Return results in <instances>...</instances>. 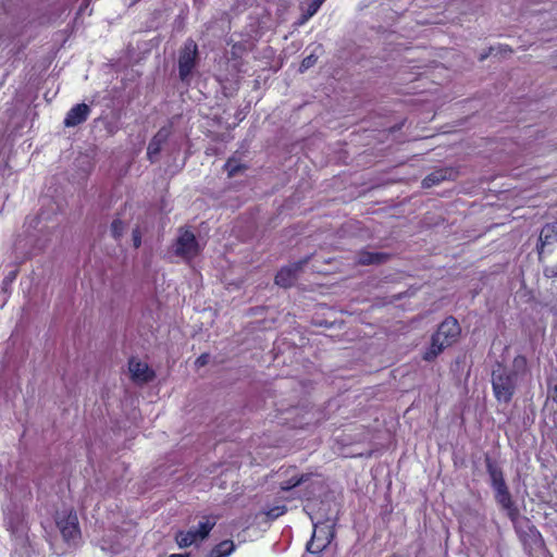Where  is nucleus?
Returning <instances> with one entry per match:
<instances>
[{
  "label": "nucleus",
  "instance_id": "nucleus-11",
  "mask_svg": "<svg viewBox=\"0 0 557 557\" xmlns=\"http://www.w3.org/2000/svg\"><path fill=\"white\" fill-rule=\"evenodd\" d=\"M455 175V172L451 169H440L432 173H430L424 180L422 181V186L424 188H430L435 185H438L440 183L451 180Z\"/></svg>",
  "mask_w": 557,
  "mask_h": 557
},
{
  "label": "nucleus",
  "instance_id": "nucleus-22",
  "mask_svg": "<svg viewBox=\"0 0 557 557\" xmlns=\"http://www.w3.org/2000/svg\"><path fill=\"white\" fill-rule=\"evenodd\" d=\"M125 231V224L123 221H121L120 219H115L113 220L112 224H111V232H112V235L115 237V238H119L120 236H122V234L124 233Z\"/></svg>",
  "mask_w": 557,
  "mask_h": 557
},
{
  "label": "nucleus",
  "instance_id": "nucleus-31",
  "mask_svg": "<svg viewBox=\"0 0 557 557\" xmlns=\"http://www.w3.org/2000/svg\"><path fill=\"white\" fill-rule=\"evenodd\" d=\"M318 7H321L325 0H312Z\"/></svg>",
  "mask_w": 557,
  "mask_h": 557
},
{
  "label": "nucleus",
  "instance_id": "nucleus-20",
  "mask_svg": "<svg viewBox=\"0 0 557 557\" xmlns=\"http://www.w3.org/2000/svg\"><path fill=\"white\" fill-rule=\"evenodd\" d=\"M320 9L313 1H311L307 9L304 11L299 24H305L309 18H311Z\"/></svg>",
  "mask_w": 557,
  "mask_h": 557
},
{
  "label": "nucleus",
  "instance_id": "nucleus-8",
  "mask_svg": "<svg viewBox=\"0 0 557 557\" xmlns=\"http://www.w3.org/2000/svg\"><path fill=\"white\" fill-rule=\"evenodd\" d=\"M91 113V108L82 102L73 106L63 120L64 127H75L85 123Z\"/></svg>",
  "mask_w": 557,
  "mask_h": 557
},
{
  "label": "nucleus",
  "instance_id": "nucleus-4",
  "mask_svg": "<svg viewBox=\"0 0 557 557\" xmlns=\"http://www.w3.org/2000/svg\"><path fill=\"white\" fill-rule=\"evenodd\" d=\"M62 539L67 544H77L82 537L77 513L71 509L65 516L55 520Z\"/></svg>",
  "mask_w": 557,
  "mask_h": 557
},
{
  "label": "nucleus",
  "instance_id": "nucleus-21",
  "mask_svg": "<svg viewBox=\"0 0 557 557\" xmlns=\"http://www.w3.org/2000/svg\"><path fill=\"white\" fill-rule=\"evenodd\" d=\"M285 512H286V506L285 505H277V506L269 508L265 511V515H267L268 518L273 520V519H276V518L283 516Z\"/></svg>",
  "mask_w": 557,
  "mask_h": 557
},
{
  "label": "nucleus",
  "instance_id": "nucleus-9",
  "mask_svg": "<svg viewBox=\"0 0 557 557\" xmlns=\"http://www.w3.org/2000/svg\"><path fill=\"white\" fill-rule=\"evenodd\" d=\"M332 533L330 531H323L314 525V531L311 541L307 544V550L311 554L321 553L331 543Z\"/></svg>",
  "mask_w": 557,
  "mask_h": 557
},
{
  "label": "nucleus",
  "instance_id": "nucleus-33",
  "mask_svg": "<svg viewBox=\"0 0 557 557\" xmlns=\"http://www.w3.org/2000/svg\"><path fill=\"white\" fill-rule=\"evenodd\" d=\"M111 550H112L113 553H120V552H121V547H113V546H112V547H111Z\"/></svg>",
  "mask_w": 557,
  "mask_h": 557
},
{
  "label": "nucleus",
  "instance_id": "nucleus-18",
  "mask_svg": "<svg viewBox=\"0 0 557 557\" xmlns=\"http://www.w3.org/2000/svg\"><path fill=\"white\" fill-rule=\"evenodd\" d=\"M309 479V475L302 474L299 478H292L289 481L282 482L281 488L283 491H289L295 486L300 485L301 483L306 482Z\"/></svg>",
  "mask_w": 557,
  "mask_h": 557
},
{
  "label": "nucleus",
  "instance_id": "nucleus-16",
  "mask_svg": "<svg viewBox=\"0 0 557 557\" xmlns=\"http://www.w3.org/2000/svg\"><path fill=\"white\" fill-rule=\"evenodd\" d=\"M383 260V255L372 252H361L358 262L362 264L380 263Z\"/></svg>",
  "mask_w": 557,
  "mask_h": 557
},
{
  "label": "nucleus",
  "instance_id": "nucleus-24",
  "mask_svg": "<svg viewBox=\"0 0 557 557\" xmlns=\"http://www.w3.org/2000/svg\"><path fill=\"white\" fill-rule=\"evenodd\" d=\"M153 376H154V372L151 369H149L147 366L141 364V383L152 380Z\"/></svg>",
  "mask_w": 557,
  "mask_h": 557
},
{
  "label": "nucleus",
  "instance_id": "nucleus-29",
  "mask_svg": "<svg viewBox=\"0 0 557 557\" xmlns=\"http://www.w3.org/2000/svg\"><path fill=\"white\" fill-rule=\"evenodd\" d=\"M208 361H209V355L203 354V355H201V356H199V357L197 358V360H196L195 364H196L197 367H203V366H206V364L208 363Z\"/></svg>",
  "mask_w": 557,
  "mask_h": 557
},
{
  "label": "nucleus",
  "instance_id": "nucleus-13",
  "mask_svg": "<svg viewBox=\"0 0 557 557\" xmlns=\"http://www.w3.org/2000/svg\"><path fill=\"white\" fill-rule=\"evenodd\" d=\"M554 242H557V223L546 224L540 233L537 246L540 253L546 245H550Z\"/></svg>",
  "mask_w": 557,
  "mask_h": 557
},
{
  "label": "nucleus",
  "instance_id": "nucleus-2",
  "mask_svg": "<svg viewBox=\"0 0 557 557\" xmlns=\"http://www.w3.org/2000/svg\"><path fill=\"white\" fill-rule=\"evenodd\" d=\"M459 334L460 327L457 320L453 317L445 319L432 336L431 346L424 352L423 359L426 361L435 359L446 347L457 341Z\"/></svg>",
  "mask_w": 557,
  "mask_h": 557
},
{
  "label": "nucleus",
  "instance_id": "nucleus-3",
  "mask_svg": "<svg viewBox=\"0 0 557 557\" xmlns=\"http://www.w3.org/2000/svg\"><path fill=\"white\" fill-rule=\"evenodd\" d=\"M214 525V518H205L196 528L178 532L175 537L176 542L180 547H188L198 541L205 540Z\"/></svg>",
  "mask_w": 557,
  "mask_h": 557
},
{
  "label": "nucleus",
  "instance_id": "nucleus-30",
  "mask_svg": "<svg viewBox=\"0 0 557 557\" xmlns=\"http://www.w3.org/2000/svg\"><path fill=\"white\" fill-rule=\"evenodd\" d=\"M169 557H188V555H183V554H172V555H170Z\"/></svg>",
  "mask_w": 557,
  "mask_h": 557
},
{
  "label": "nucleus",
  "instance_id": "nucleus-17",
  "mask_svg": "<svg viewBox=\"0 0 557 557\" xmlns=\"http://www.w3.org/2000/svg\"><path fill=\"white\" fill-rule=\"evenodd\" d=\"M225 170L227 171L228 176L233 177V176L237 175L238 173L243 172L245 170V165L239 163L235 159H230L225 163Z\"/></svg>",
  "mask_w": 557,
  "mask_h": 557
},
{
  "label": "nucleus",
  "instance_id": "nucleus-7",
  "mask_svg": "<svg viewBox=\"0 0 557 557\" xmlns=\"http://www.w3.org/2000/svg\"><path fill=\"white\" fill-rule=\"evenodd\" d=\"M494 494L496 503L506 512L508 518L515 522L519 516V510L511 498L507 485L495 488Z\"/></svg>",
  "mask_w": 557,
  "mask_h": 557
},
{
  "label": "nucleus",
  "instance_id": "nucleus-15",
  "mask_svg": "<svg viewBox=\"0 0 557 557\" xmlns=\"http://www.w3.org/2000/svg\"><path fill=\"white\" fill-rule=\"evenodd\" d=\"M487 473L490 475L493 490L506 485L503 472L496 465L487 462Z\"/></svg>",
  "mask_w": 557,
  "mask_h": 557
},
{
  "label": "nucleus",
  "instance_id": "nucleus-32",
  "mask_svg": "<svg viewBox=\"0 0 557 557\" xmlns=\"http://www.w3.org/2000/svg\"><path fill=\"white\" fill-rule=\"evenodd\" d=\"M92 0H83V7L87 8Z\"/></svg>",
  "mask_w": 557,
  "mask_h": 557
},
{
  "label": "nucleus",
  "instance_id": "nucleus-19",
  "mask_svg": "<svg viewBox=\"0 0 557 557\" xmlns=\"http://www.w3.org/2000/svg\"><path fill=\"white\" fill-rule=\"evenodd\" d=\"M128 370L131 373L132 381L135 383L139 382V360L136 357H132L128 361Z\"/></svg>",
  "mask_w": 557,
  "mask_h": 557
},
{
  "label": "nucleus",
  "instance_id": "nucleus-12",
  "mask_svg": "<svg viewBox=\"0 0 557 557\" xmlns=\"http://www.w3.org/2000/svg\"><path fill=\"white\" fill-rule=\"evenodd\" d=\"M169 134H170L169 129L162 128L158 132V134L150 141L148 149H147V157L151 162H153L156 160V157L158 156L162 144L165 143V140L168 139Z\"/></svg>",
  "mask_w": 557,
  "mask_h": 557
},
{
  "label": "nucleus",
  "instance_id": "nucleus-5",
  "mask_svg": "<svg viewBox=\"0 0 557 557\" xmlns=\"http://www.w3.org/2000/svg\"><path fill=\"white\" fill-rule=\"evenodd\" d=\"M174 251L176 256L185 260H190L200 252V246L191 232L181 230L174 246Z\"/></svg>",
  "mask_w": 557,
  "mask_h": 557
},
{
  "label": "nucleus",
  "instance_id": "nucleus-23",
  "mask_svg": "<svg viewBox=\"0 0 557 557\" xmlns=\"http://www.w3.org/2000/svg\"><path fill=\"white\" fill-rule=\"evenodd\" d=\"M317 62V58L313 54L306 57L300 64V72H305L310 69Z\"/></svg>",
  "mask_w": 557,
  "mask_h": 557
},
{
  "label": "nucleus",
  "instance_id": "nucleus-10",
  "mask_svg": "<svg viewBox=\"0 0 557 557\" xmlns=\"http://www.w3.org/2000/svg\"><path fill=\"white\" fill-rule=\"evenodd\" d=\"M304 263L305 262H297L292 265L282 268L275 276L276 285L284 288L290 287L296 281L297 273L301 269Z\"/></svg>",
  "mask_w": 557,
  "mask_h": 557
},
{
  "label": "nucleus",
  "instance_id": "nucleus-6",
  "mask_svg": "<svg viewBox=\"0 0 557 557\" xmlns=\"http://www.w3.org/2000/svg\"><path fill=\"white\" fill-rule=\"evenodd\" d=\"M197 53L198 49L196 42L188 40L181 51L178 59L180 77L183 82L188 81L189 76L191 75V72L196 65Z\"/></svg>",
  "mask_w": 557,
  "mask_h": 557
},
{
  "label": "nucleus",
  "instance_id": "nucleus-25",
  "mask_svg": "<svg viewBox=\"0 0 557 557\" xmlns=\"http://www.w3.org/2000/svg\"><path fill=\"white\" fill-rule=\"evenodd\" d=\"M550 398L557 403V375L550 380Z\"/></svg>",
  "mask_w": 557,
  "mask_h": 557
},
{
  "label": "nucleus",
  "instance_id": "nucleus-14",
  "mask_svg": "<svg viewBox=\"0 0 557 557\" xmlns=\"http://www.w3.org/2000/svg\"><path fill=\"white\" fill-rule=\"evenodd\" d=\"M234 550V542L231 540H224L210 550L209 557H228Z\"/></svg>",
  "mask_w": 557,
  "mask_h": 557
},
{
  "label": "nucleus",
  "instance_id": "nucleus-26",
  "mask_svg": "<svg viewBox=\"0 0 557 557\" xmlns=\"http://www.w3.org/2000/svg\"><path fill=\"white\" fill-rule=\"evenodd\" d=\"M544 275L546 277H557V263L555 265H552V267H546L544 269Z\"/></svg>",
  "mask_w": 557,
  "mask_h": 557
},
{
  "label": "nucleus",
  "instance_id": "nucleus-28",
  "mask_svg": "<svg viewBox=\"0 0 557 557\" xmlns=\"http://www.w3.org/2000/svg\"><path fill=\"white\" fill-rule=\"evenodd\" d=\"M133 244L135 248H139V227L136 226L132 232Z\"/></svg>",
  "mask_w": 557,
  "mask_h": 557
},
{
  "label": "nucleus",
  "instance_id": "nucleus-1",
  "mask_svg": "<svg viewBox=\"0 0 557 557\" xmlns=\"http://www.w3.org/2000/svg\"><path fill=\"white\" fill-rule=\"evenodd\" d=\"M528 361L523 356H517L512 360L510 369L497 364L492 372V385L498 401L509 403L519 382L527 373Z\"/></svg>",
  "mask_w": 557,
  "mask_h": 557
},
{
  "label": "nucleus",
  "instance_id": "nucleus-27",
  "mask_svg": "<svg viewBox=\"0 0 557 557\" xmlns=\"http://www.w3.org/2000/svg\"><path fill=\"white\" fill-rule=\"evenodd\" d=\"M16 275H17V271L14 270V271H11L3 280V285L4 286H8L10 285L15 278H16Z\"/></svg>",
  "mask_w": 557,
  "mask_h": 557
}]
</instances>
